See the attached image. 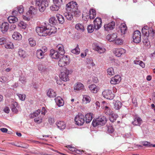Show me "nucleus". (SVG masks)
I'll use <instances>...</instances> for the list:
<instances>
[{
  "mask_svg": "<svg viewBox=\"0 0 155 155\" xmlns=\"http://www.w3.org/2000/svg\"><path fill=\"white\" fill-rule=\"evenodd\" d=\"M49 26L48 23L44 22L39 26L36 28V31L40 36H46L49 34Z\"/></svg>",
  "mask_w": 155,
  "mask_h": 155,
  "instance_id": "obj_1",
  "label": "nucleus"
},
{
  "mask_svg": "<svg viewBox=\"0 0 155 155\" xmlns=\"http://www.w3.org/2000/svg\"><path fill=\"white\" fill-rule=\"evenodd\" d=\"M107 121V119L104 116H100L96 119H94L92 125L95 127L99 125H103Z\"/></svg>",
  "mask_w": 155,
  "mask_h": 155,
  "instance_id": "obj_2",
  "label": "nucleus"
},
{
  "mask_svg": "<svg viewBox=\"0 0 155 155\" xmlns=\"http://www.w3.org/2000/svg\"><path fill=\"white\" fill-rule=\"evenodd\" d=\"M36 4L39 10L41 12H44L47 7L48 5L47 0H35Z\"/></svg>",
  "mask_w": 155,
  "mask_h": 155,
  "instance_id": "obj_3",
  "label": "nucleus"
},
{
  "mask_svg": "<svg viewBox=\"0 0 155 155\" xmlns=\"http://www.w3.org/2000/svg\"><path fill=\"white\" fill-rule=\"evenodd\" d=\"M69 57L64 55L59 61L58 65L60 67H63L68 64L70 62Z\"/></svg>",
  "mask_w": 155,
  "mask_h": 155,
  "instance_id": "obj_4",
  "label": "nucleus"
},
{
  "mask_svg": "<svg viewBox=\"0 0 155 155\" xmlns=\"http://www.w3.org/2000/svg\"><path fill=\"white\" fill-rule=\"evenodd\" d=\"M102 94L104 97L109 100L113 99L115 96L114 94L112 93V91L108 89L103 91Z\"/></svg>",
  "mask_w": 155,
  "mask_h": 155,
  "instance_id": "obj_5",
  "label": "nucleus"
},
{
  "mask_svg": "<svg viewBox=\"0 0 155 155\" xmlns=\"http://www.w3.org/2000/svg\"><path fill=\"white\" fill-rule=\"evenodd\" d=\"M141 33L140 31L136 30L133 33V38L134 41L136 43H139L141 41Z\"/></svg>",
  "mask_w": 155,
  "mask_h": 155,
  "instance_id": "obj_6",
  "label": "nucleus"
},
{
  "mask_svg": "<svg viewBox=\"0 0 155 155\" xmlns=\"http://www.w3.org/2000/svg\"><path fill=\"white\" fill-rule=\"evenodd\" d=\"M76 124L78 125H82L84 123V117L81 114H79L76 116L75 118Z\"/></svg>",
  "mask_w": 155,
  "mask_h": 155,
  "instance_id": "obj_7",
  "label": "nucleus"
},
{
  "mask_svg": "<svg viewBox=\"0 0 155 155\" xmlns=\"http://www.w3.org/2000/svg\"><path fill=\"white\" fill-rule=\"evenodd\" d=\"M78 8V4L75 2L72 1L66 5V9L68 11L72 12Z\"/></svg>",
  "mask_w": 155,
  "mask_h": 155,
  "instance_id": "obj_8",
  "label": "nucleus"
},
{
  "mask_svg": "<svg viewBox=\"0 0 155 155\" xmlns=\"http://www.w3.org/2000/svg\"><path fill=\"white\" fill-rule=\"evenodd\" d=\"M69 71L66 69L63 71L61 72L59 75L60 78L62 81H69Z\"/></svg>",
  "mask_w": 155,
  "mask_h": 155,
  "instance_id": "obj_9",
  "label": "nucleus"
},
{
  "mask_svg": "<svg viewBox=\"0 0 155 155\" xmlns=\"http://www.w3.org/2000/svg\"><path fill=\"white\" fill-rule=\"evenodd\" d=\"M94 24L95 29L96 30L99 29L102 26L101 19L100 18H96L94 21Z\"/></svg>",
  "mask_w": 155,
  "mask_h": 155,
  "instance_id": "obj_10",
  "label": "nucleus"
},
{
  "mask_svg": "<svg viewBox=\"0 0 155 155\" xmlns=\"http://www.w3.org/2000/svg\"><path fill=\"white\" fill-rule=\"evenodd\" d=\"M61 55L57 51L54 49L50 50L49 56L52 58L58 59L60 58Z\"/></svg>",
  "mask_w": 155,
  "mask_h": 155,
  "instance_id": "obj_11",
  "label": "nucleus"
},
{
  "mask_svg": "<svg viewBox=\"0 0 155 155\" xmlns=\"http://www.w3.org/2000/svg\"><path fill=\"white\" fill-rule=\"evenodd\" d=\"M115 26V22L112 21L108 24L104 25V28L105 31H109L114 29Z\"/></svg>",
  "mask_w": 155,
  "mask_h": 155,
  "instance_id": "obj_12",
  "label": "nucleus"
},
{
  "mask_svg": "<svg viewBox=\"0 0 155 155\" xmlns=\"http://www.w3.org/2000/svg\"><path fill=\"white\" fill-rule=\"evenodd\" d=\"M126 50L122 48H116L114 51V53L115 55L117 57H120L121 55L125 53Z\"/></svg>",
  "mask_w": 155,
  "mask_h": 155,
  "instance_id": "obj_13",
  "label": "nucleus"
},
{
  "mask_svg": "<svg viewBox=\"0 0 155 155\" xmlns=\"http://www.w3.org/2000/svg\"><path fill=\"white\" fill-rule=\"evenodd\" d=\"M121 80V78L120 75H117L111 78L110 83L113 84H116L120 83Z\"/></svg>",
  "mask_w": 155,
  "mask_h": 155,
  "instance_id": "obj_14",
  "label": "nucleus"
},
{
  "mask_svg": "<svg viewBox=\"0 0 155 155\" xmlns=\"http://www.w3.org/2000/svg\"><path fill=\"white\" fill-rule=\"evenodd\" d=\"M142 123V120L141 118L138 116H136L134 117V121L132 123L134 125L140 126Z\"/></svg>",
  "mask_w": 155,
  "mask_h": 155,
  "instance_id": "obj_15",
  "label": "nucleus"
},
{
  "mask_svg": "<svg viewBox=\"0 0 155 155\" xmlns=\"http://www.w3.org/2000/svg\"><path fill=\"white\" fill-rule=\"evenodd\" d=\"M56 49L57 51L61 55H63L65 53V51L64 49V47L62 44H58L56 46Z\"/></svg>",
  "mask_w": 155,
  "mask_h": 155,
  "instance_id": "obj_16",
  "label": "nucleus"
},
{
  "mask_svg": "<svg viewBox=\"0 0 155 155\" xmlns=\"http://www.w3.org/2000/svg\"><path fill=\"white\" fill-rule=\"evenodd\" d=\"M117 37V34L113 33L107 35L106 36V38L110 41H113L116 40L115 39Z\"/></svg>",
  "mask_w": 155,
  "mask_h": 155,
  "instance_id": "obj_17",
  "label": "nucleus"
},
{
  "mask_svg": "<svg viewBox=\"0 0 155 155\" xmlns=\"http://www.w3.org/2000/svg\"><path fill=\"white\" fill-rule=\"evenodd\" d=\"M12 37L14 39L18 41L21 40L22 38V35L17 31L14 32L12 35Z\"/></svg>",
  "mask_w": 155,
  "mask_h": 155,
  "instance_id": "obj_18",
  "label": "nucleus"
},
{
  "mask_svg": "<svg viewBox=\"0 0 155 155\" xmlns=\"http://www.w3.org/2000/svg\"><path fill=\"white\" fill-rule=\"evenodd\" d=\"M18 104L16 102L12 103L11 108L12 112L14 113L17 114L18 112Z\"/></svg>",
  "mask_w": 155,
  "mask_h": 155,
  "instance_id": "obj_19",
  "label": "nucleus"
},
{
  "mask_svg": "<svg viewBox=\"0 0 155 155\" xmlns=\"http://www.w3.org/2000/svg\"><path fill=\"white\" fill-rule=\"evenodd\" d=\"M9 28L8 23L7 22H4L2 24L1 27V31L3 33L7 31Z\"/></svg>",
  "mask_w": 155,
  "mask_h": 155,
  "instance_id": "obj_20",
  "label": "nucleus"
},
{
  "mask_svg": "<svg viewBox=\"0 0 155 155\" xmlns=\"http://www.w3.org/2000/svg\"><path fill=\"white\" fill-rule=\"evenodd\" d=\"M93 49L97 51L100 54L103 53L105 51V49L104 48L100 47L97 45L94 46Z\"/></svg>",
  "mask_w": 155,
  "mask_h": 155,
  "instance_id": "obj_21",
  "label": "nucleus"
},
{
  "mask_svg": "<svg viewBox=\"0 0 155 155\" xmlns=\"http://www.w3.org/2000/svg\"><path fill=\"white\" fill-rule=\"evenodd\" d=\"M57 126L60 130H64L66 127L65 123L63 121H58L56 123Z\"/></svg>",
  "mask_w": 155,
  "mask_h": 155,
  "instance_id": "obj_22",
  "label": "nucleus"
},
{
  "mask_svg": "<svg viewBox=\"0 0 155 155\" xmlns=\"http://www.w3.org/2000/svg\"><path fill=\"white\" fill-rule=\"evenodd\" d=\"M140 143L141 145H138L137 146L141 147L144 146L146 147H151L152 145V144L147 141H141L140 142Z\"/></svg>",
  "mask_w": 155,
  "mask_h": 155,
  "instance_id": "obj_23",
  "label": "nucleus"
},
{
  "mask_svg": "<svg viewBox=\"0 0 155 155\" xmlns=\"http://www.w3.org/2000/svg\"><path fill=\"white\" fill-rule=\"evenodd\" d=\"M55 100L57 104L59 107L63 106L64 105V101L61 97H58L55 98Z\"/></svg>",
  "mask_w": 155,
  "mask_h": 155,
  "instance_id": "obj_24",
  "label": "nucleus"
},
{
  "mask_svg": "<svg viewBox=\"0 0 155 155\" xmlns=\"http://www.w3.org/2000/svg\"><path fill=\"white\" fill-rule=\"evenodd\" d=\"M89 88L91 91L94 93H97L98 90V87L94 84L90 85Z\"/></svg>",
  "mask_w": 155,
  "mask_h": 155,
  "instance_id": "obj_25",
  "label": "nucleus"
},
{
  "mask_svg": "<svg viewBox=\"0 0 155 155\" xmlns=\"http://www.w3.org/2000/svg\"><path fill=\"white\" fill-rule=\"evenodd\" d=\"M47 94V96L50 98L54 97L56 95L55 92L51 89L48 90Z\"/></svg>",
  "mask_w": 155,
  "mask_h": 155,
  "instance_id": "obj_26",
  "label": "nucleus"
},
{
  "mask_svg": "<svg viewBox=\"0 0 155 155\" xmlns=\"http://www.w3.org/2000/svg\"><path fill=\"white\" fill-rule=\"evenodd\" d=\"M93 118V114L91 113H87L85 115V122L87 123H90Z\"/></svg>",
  "mask_w": 155,
  "mask_h": 155,
  "instance_id": "obj_27",
  "label": "nucleus"
},
{
  "mask_svg": "<svg viewBox=\"0 0 155 155\" xmlns=\"http://www.w3.org/2000/svg\"><path fill=\"white\" fill-rule=\"evenodd\" d=\"M75 28L78 31H84V28L83 25L81 23H77L75 26Z\"/></svg>",
  "mask_w": 155,
  "mask_h": 155,
  "instance_id": "obj_28",
  "label": "nucleus"
},
{
  "mask_svg": "<svg viewBox=\"0 0 155 155\" xmlns=\"http://www.w3.org/2000/svg\"><path fill=\"white\" fill-rule=\"evenodd\" d=\"M95 66V64L92 59H88L87 61V66L88 69L91 68V67H93Z\"/></svg>",
  "mask_w": 155,
  "mask_h": 155,
  "instance_id": "obj_29",
  "label": "nucleus"
},
{
  "mask_svg": "<svg viewBox=\"0 0 155 155\" xmlns=\"http://www.w3.org/2000/svg\"><path fill=\"white\" fill-rule=\"evenodd\" d=\"M117 117L118 115L113 113L109 116V120L111 122H114L116 120Z\"/></svg>",
  "mask_w": 155,
  "mask_h": 155,
  "instance_id": "obj_30",
  "label": "nucleus"
},
{
  "mask_svg": "<svg viewBox=\"0 0 155 155\" xmlns=\"http://www.w3.org/2000/svg\"><path fill=\"white\" fill-rule=\"evenodd\" d=\"M37 57L39 59H42L44 57L45 53L41 49H38L36 52Z\"/></svg>",
  "mask_w": 155,
  "mask_h": 155,
  "instance_id": "obj_31",
  "label": "nucleus"
},
{
  "mask_svg": "<svg viewBox=\"0 0 155 155\" xmlns=\"http://www.w3.org/2000/svg\"><path fill=\"white\" fill-rule=\"evenodd\" d=\"M37 9L33 6H31L28 12L30 14L35 15L37 13Z\"/></svg>",
  "mask_w": 155,
  "mask_h": 155,
  "instance_id": "obj_32",
  "label": "nucleus"
},
{
  "mask_svg": "<svg viewBox=\"0 0 155 155\" xmlns=\"http://www.w3.org/2000/svg\"><path fill=\"white\" fill-rule=\"evenodd\" d=\"M84 88V85L81 83L78 82L76 85L74 87V89L76 90H83Z\"/></svg>",
  "mask_w": 155,
  "mask_h": 155,
  "instance_id": "obj_33",
  "label": "nucleus"
},
{
  "mask_svg": "<svg viewBox=\"0 0 155 155\" xmlns=\"http://www.w3.org/2000/svg\"><path fill=\"white\" fill-rule=\"evenodd\" d=\"M120 31L121 33L123 34H125L127 30V28L125 23L122 24L120 26Z\"/></svg>",
  "mask_w": 155,
  "mask_h": 155,
  "instance_id": "obj_34",
  "label": "nucleus"
},
{
  "mask_svg": "<svg viewBox=\"0 0 155 155\" xmlns=\"http://www.w3.org/2000/svg\"><path fill=\"white\" fill-rule=\"evenodd\" d=\"M8 19L11 23H14L18 21L17 18L13 15L9 16L8 18Z\"/></svg>",
  "mask_w": 155,
  "mask_h": 155,
  "instance_id": "obj_35",
  "label": "nucleus"
},
{
  "mask_svg": "<svg viewBox=\"0 0 155 155\" xmlns=\"http://www.w3.org/2000/svg\"><path fill=\"white\" fill-rule=\"evenodd\" d=\"M18 54L20 57L23 58H25L26 56L25 51L21 48L18 49Z\"/></svg>",
  "mask_w": 155,
  "mask_h": 155,
  "instance_id": "obj_36",
  "label": "nucleus"
},
{
  "mask_svg": "<svg viewBox=\"0 0 155 155\" xmlns=\"http://www.w3.org/2000/svg\"><path fill=\"white\" fill-rule=\"evenodd\" d=\"M89 13V18L90 19H93L96 16V11L93 9H92L90 10Z\"/></svg>",
  "mask_w": 155,
  "mask_h": 155,
  "instance_id": "obj_37",
  "label": "nucleus"
},
{
  "mask_svg": "<svg viewBox=\"0 0 155 155\" xmlns=\"http://www.w3.org/2000/svg\"><path fill=\"white\" fill-rule=\"evenodd\" d=\"M143 44L148 48L150 47V42L149 41L147 38L146 37H144L143 40Z\"/></svg>",
  "mask_w": 155,
  "mask_h": 155,
  "instance_id": "obj_38",
  "label": "nucleus"
},
{
  "mask_svg": "<svg viewBox=\"0 0 155 155\" xmlns=\"http://www.w3.org/2000/svg\"><path fill=\"white\" fill-rule=\"evenodd\" d=\"M71 12L72 15L76 17H79L81 15V12L78 8L76 10H73Z\"/></svg>",
  "mask_w": 155,
  "mask_h": 155,
  "instance_id": "obj_39",
  "label": "nucleus"
},
{
  "mask_svg": "<svg viewBox=\"0 0 155 155\" xmlns=\"http://www.w3.org/2000/svg\"><path fill=\"white\" fill-rule=\"evenodd\" d=\"M57 28L54 26H49V34L50 35L55 33L57 31Z\"/></svg>",
  "mask_w": 155,
  "mask_h": 155,
  "instance_id": "obj_40",
  "label": "nucleus"
},
{
  "mask_svg": "<svg viewBox=\"0 0 155 155\" xmlns=\"http://www.w3.org/2000/svg\"><path fill=\"white\" fill-rule=\"evenodd\" d=\"M56 17L59 23L63 24L64 23V19L62 15L59 14H57L56 15Z\"/></svg>",
  "mask_w": 155,
  "mask_h": 155,
  "instance_id": "obj_41",
  "label": "nucleus"
},
{
  "mask_svg": "<svg viewBox=\"0 0 155 155\" xmlns=\"http://www.w3.org/2000/svg\"><path fill=\"white\" fill-rule=\"evenodd\" d=\"M41 110H38L36 111L32 114H31L30 115V117L31 118H33L35 117L38 116L40 114Z\"/></svg>",
  "mask_w": 155,
  "mask_h": 155,
  "instance_id": "obj_42",
  "label": "nucleus"
},
{
  "mask_svg": "<svg viewBox=\"0 0 155 155\" xmlns=\"http://www.w3.org/2000/svg\"><path fill=\"white\" fill-rule=\"evenodd\" d=\"M80 50L79 48V45H77V47L76 48L71 50V52L72 53L76 54H79L80 53Z\"/></svg>",
  "mask_w": 155,
  "mask_h": 155,
  "instance_id": "obj_43",
  "label": "nucleus"
},
{
  "mask_svg": "<svg viewBox=\"0 0 155 155\" xmlns=\"http://www.w3.org/2000/svg\"><path fill=\"white\" fill-rule=\"evenodd\" d=\"M49 22L54 25H56L57 23V20L54 17H51L49 19Z\"/></svg>",
  "mask_w": 155,
  "mask_h": 155,
  "instance_id": "obj_44",
  "label": "nucleus"
},
{
  "mask_svg": "<svg viewBox=\"0 0 155 155\" xmlns=\"http://www.w3.org/2000/svg\"><path fill=\"white\" fill-rule=\"evenodd\" d=\"M29 44L31 47L35 46L36 44L35 41L34 39L33 38H31L28 39Z\"/></svg>",
  "mask_w": 155,
  "mask_h": 155,
  "instance_id": "obj_45",
  "label": "nucleus"
},
{
  "mask_svg": "<svg viewBox=\"0 0 155 155\" xmlns=\"http://www.w3.org/2000/svg\"><path fill=\"white\" fill-rule=\"evenodd\" d=\"M60 6L54 4L50 7V8L51 10L53 11H57L59 10Z\"/></svg>",
  "mask_w": 155,
  "mask_h": 155,
  "instance_id": "obj_46",
  "label": "nucleus"
},
{
  "mask_svg": "<svg viewBox=\"0 0 155 155\" xmlns=\"http://www.w3.org/2000/svg\"><path fill=\"white\" fill-rule=\"evenodd\" d=\"M83 101L84 102H85V103H89L91 101V98L89 96L87 95H84Z\"/></svg>",
  "mask_w": 155,
  "mask_h": 155,
  "instance_id": "obj_47",
  "label": "nucleus"
},
{
  "mask_svg": "<svg viewBox=\"0 0 155 155\" xmlns=\"http://www.w3.org/2000/svg\"><path fill=\"white\" fill-rule=\"evenodd\" d=\"M122 103L119 101H116L114 104V108L116 110L119 109L121 107Z\"/></svg>",
  "mask_w": 155,
  "mask_h": 155,
  "instance_id": "obj_48",
  "label": "nucleus"
},
{
  "mask_svg": "<svg viewBox=\"0 0 155 155\" xmlns=\"http://www.w3.org/2000/svg\"><path fill=\"white\" fill-rule=\"evenodd\" d=\"M64 15L65 17L69 20H71L73 18V15L72 14H69L68 12H65Z\"/></svg>",
  "mask_w": 155,
  "mask_h": 155,
  "instance_id": "obj_49",
  "label": "nucleus"
},
{
  "mask_svg": "<svg viewBox=\"0 0 155 155\" xmlns=\"http://www.w3.org/2000/svg\"><path fill=\"white\" fill-rule=\"evenodd\" d=\"M105 113L109 115V116L113 112H112V110L110 109L107 106H106L105 107Z\"/></svg>",
  "mask_w": 155,
  "mask_h": 155,
  "instance_id": "obj_50",
  "label": "nucleus"
},
{
  "mask_svg": "<svg viewBox=\"0 0 155 155\" xmlns=\"http://www.w3.org/2000/svg\"><path fill=\"white\" fill-rule=\"evenodd\" d=\"M94 29L95 28H94V26L93 27L92 25H89L87 27L88 32L89 33H91L92 32Z\"/></svg>",
  "mask_w": 155,
  "mask_h": 155,
  "instance_id": "obj_51",
  "label": "nucleus"
},
{
  "mask_svg": "<svg viewBox=\"0 0 155 155\" xmlns=\"http://www.w3.org/2000/svg\"><path fill=\"white\" fill-rule=\"evenodd\" d=\"M107 71L108 74L110 75H112L114 74V69L112 67L107 69Z\"/></svg>",
  "mask_w": 155,
  "mask_h": 155,
  "instance_id": "obj_52",
  "label": "nucleus"
},
{
  "mask_svg": "<svg viewBox=\"0 0 155 155\" xmlns=\"http://www.w3.org/2000/svg\"><path fill=\"white\" fill-rule=\"evenodd\" d=\"M5 45V47L7 49H12L13 48V45L12 43L9 42V43L6 44Z\"/></svg>",
  "mask_w": 155,
  "mask_h": 155,
  "instance_id": "obj_53",
  "label": "nucleus"
},
{
  "mask_svg": "<svg viewBox=\"0 0 155 155\" xmlns=\"http://www.w3.org/2000/svg\"><path fill=\"white\" fill-rule=\"evenodd\" d=\"M19 81L23 84H25L26 82V79L25 77L21 76L19 78Z\"/></svg>",
  "mask_w": 155,
  "mask_h": 155,
  "instance_id": "obj_54",
  "label": "nucleus"
},
{
  "mask_svg": "<svg viewBox=\"0 0 155 155\" xmlns=\"http://www.w3.org/2000/svg\"><path fill=\"white\" fill-rule=\"evenodd\" d=\"M54 4L61 6L62 3V0H53Z\"/></svg>",
  "mask_w": 155,
  "mask_h": 155,
  "instance_id": "obj_55",
  "label": "nucleus"
},
{
  "mask_svg": "<svg viewBox=\"0 0 155 155\" xmlns=\"http://www.w3.org/2000/svg\"><path fill=\"white\" fill-rule=\"evenodd\" d=\"M17 10L20 14L22 13L24 11L23 7L22 5H20L18 6L17 8Z\"/></svg>",
  "mask_w": 155,
  "mask_h": 155,
  "instance_id": "obj_56",
  "label": "nucleus"
},
{
  "mask_svg": "<svg viewBox=\"0 0 155 155\" xmlns=\"http://www.w3.org/2000/svg\"><path fill=\"white\" fill-rule=\"evenodd\" d=\"M7 39L4 37L0 38V45H2L6 44Z\"/></svg>",
  "mask_w": 155,
  "mask_h": 155,
  "instance_id": "obj_57",
  "label": "nucleus"
},
{
  "mask_svg": "<svg viewBox=\"0 0 155 155\" xmlns=\"http://www.w3.org/2000/svg\"><path fill=\"white\" fill-rule=\"evenodd\" d=\"M114 129L111 126H109L107 127V131L109 133H112L114 131Z\"/></svg>",
  "mask_w": 155,
  "mask_h": 155,
  "instance_id": "obj_58",
  "label": "nucleus"
},
{
  "mask_svg": "<svg viewBox=\"0 0 155 155\" xmlns=\"http://www.w3.org/2000/svg\"><path fill=\"white\" fill-rule=\"evenodd\" d=\"M38 68L39 70L41 72L44 71L45 70L44 66L42 64H39L38 65Z\"/></svg>",
  "mask_w": 155,
  "mask_h": 155,
  "instance_id": "obj_59",
  "label": "nucleus"
},
{
  "mask_svg": "<svg viewBox=\"0 0 155 155\" xmlns=\"http://www.w3.org/2000/svg\"><path fill=\"white\" fill-rule=\"evenodd\" d=\"M34 121L35 122L37 123H40L42 121V119L41 117H36L34 119Z\"/></svg>",
  "mask_w": 155,
  "mask_h": 155,
  "instance_id": "obj_60",
  "label": "nucleus"
},
{
  "mask_svg": "<svg viewBox=\"0 0 155 155\" xmlns=\"http://www.w3.org/2000/svg\"><path fill=\"white\" fill-rule=\"evenodd\" d=\"M122 40L119 38H118L115 41V44L118 45H121L122 44Z\"/></svg>",
  "mask_w": 155,
  "mask_h": 155,
  "instance_id": "obj_61",
  "label": "nucleus"
},
{
  "mask_svg": "<svg viewBox=\"0 0 155 155\" xmlns=\"http://www.w3.org/2000/svg\"><path fill=\"white\" fill-rule=\"evenodd\" d=\"M18 96L20 99L22 101L24 100L25 98V94H19Z\"/></svg>",
  "mask_w": 155,
  "mask_h": 155,
  "instance_id": "obj_62",
  "label": "nucleus"
},
{
  "mask_svg": "<svg viewBox=\"0 0 155 155\" xmlns=\"http://www.w3.org/2000/svg\"><path fill=\"white\" fill-rule=\"evenodd\" d=\"M18 25L20 27H22L23 28H26V24L22 21H21L18 24Z\"/></svg>",
  "mask_w": 155,
  "mask_h": 155,
  "instance_id": "obj_63",
  "label": "nucleus"
},
{
  "mask_svg": "<svg viewBox=\"0 0 155 155\" xmlns=\"http://www.w3.org/2000/svg\"><path fill=\"white\" fill-rule=\"evenodd\" d=\"M18 11L17 10V8H15L12 11V15L14 16H16L18 14Z\"/></svg>",
  "mask_w": 155,
  "mask_h": 155,
  "instance_id": "obj_64",
  "label": "nucleus"
}]
</instances>
